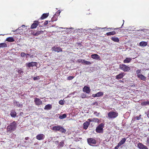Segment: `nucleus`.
<instances>
[{"label": "nucleus", "instance_id": "13", "mask_svg": "<svg viewBox=\"0 0 149 149\" xmlns=\"http://www.w3.org/2000/svg\"><path fill=\"white\" fill-rule=\"evenodd\" d=\"M38 21H34V23L31 25V29H33L36 28L38 26Z\"/></svg>", "mask_w": 149, "mask_h": 149}, {"label": "nucleus", "instance_id": "9", "mask_svg": "<svg viewBox=\"0 0 149 149\" xmlns=\"http://www.w3.org/2000/svg\"><path fill=\"white\" fill-rule=\"evenodd\" d=\"M137 147L139 149H148L147 146L140 143H138Z\"/></svg>", "mask_w": 149, "mask_h": 149}, {"label": "nucleus", "instance_id": "20", "mask_svg": "<svg viewBox=\"0 0 149 149\" xmlns=\"http://www.w3.org/2000/svg\"><path fill=\"white\" fill-rule=\"evenodd\" d=\"M126 140V139L125 138L122 139L118 143V146H120L121 145L123 144L125 142Z\"/></svg>", "mask_w": 149, "mask_h": 149}, {"label": "nucleus", "instance_id": "48", "mask_svg": "<svg viewBox=\"0 0 149 149\" xmlns=\"http://www.w3.org/2000/svg\"><path fill=\"white\" fill-rule=\"evenodd\" d=\"M93 118H89L88 119L87 121L89 122H93Z\"/></svg>", "mask_w": 149, "mask_h": 149}, {"label": "nucleus", "instance_id": "61", "mask_svg": "<svg viewBox=\"0 0 149 149\" xmlns=\"http://www.w3.org/2000/svg\"><path fill=\"white\" fill-rule=\"evenodd\" d=\"M57 12H58V15H59L61 12L59 11H58Z\"/></svg>", "mask_w": 149, "mask_h": 149}, {"label": "nucleus", "instance_id": "56", "mask_svg": "<svg viewBox=\"0 0 149 149\" xmlns=\"http://www.w3.org/2000/svg\"><path fill=\"white\" fill-rule=\"evenodd\" d=\"M85 61H86L84 60H82L81 63H82L85 64Z\"/></svg>", "mask_w": 149, "mask_h": 149}, {"label": "nucleus", "instance_id": "37", "mask_svg": "<svg viewBox=\"0 0 149 149\" xmlns=\"http://www.w3.org/2000/svg\"><path fill=\"white\" fill-rule=\"evenodd\" d=\"M74 78V76H70L68 77L67 80H71L73 79Z\"/></svg>", "mask_w": 149, "mask_h": 149}, {"label": "nucleus", "instance_id": "17", "mask_svg": "<svg viewBox=\"0 0 149 149\" xmlns=\"http://www.w3.org/2000/svg\"><path fill=\"white\" fill-rule=\"evenodd\" d=\"M13 104L15 106H17L18 107H22V104H20L19 102H17L16 100L13 101Z\"/></svg>", "mask_w": 149, "mask_h": 149}, {"label": "nucleus", "instance_id": "42", "mask_svg": "<svg viewBox=\"0 0 149 149\" xmlns=\"http://www.w3.org/2000/svg\"><path fill=\"white\" fill-rule=\"evenodd\" d=\"M94 114L96 116H98L100 114V113H98L96 111H95L94 113Z\"/></svg>", "mask_w": 149, "mask_h": 149}, {"label": "nucleus", "instance_id": "64", "mask_svg": "<svg viewBox=\"0 0 149 149\" xmlns=\"http://www.w3.org/2000/svg\"><path fill=\"white\" fill-rule=\"evenodd\" d=\"M148 77H149V74H148Z\"/></svg>", "mask_w": 149, "mask_h": 149}, {"label": "nucleus", "instance_id": "6", "mask_svg": "<svg viewBox=\"0 0 149 149\" xmlns=\"http://www.w3.org/2000/svg\"><path fill=\"white\" fill-rule=\"evenodd\" d=\"M88 143L90 146H94L96 143V141L93 138H89L87 139Z\"/></svg>", "mask_w": 149, "mask_h": 149}, {"label": "nucleus", "instance_id": "32", "mask_svg": "<svg viewBox=\"0 0 149 149\" xmlns=\"http://www.w3.org/2000/svg\"><path fill=\"white\" fill-rule=\"evenodd\" d=\"M141 70H136V75L137 77L139 75H140L141 74Z\"/></svg>", "mask_w": 149, "mask_h": 149}, {"label": "nucleus", "instance_id": "35", "mask_svg": "<svg viewBox=\"0 0 149 149\" xmlns=\"http://www.w3.org/2000/svg\"><path fill=\"white\" fill-rule=\"evenodd\" d=\"M26 54H26V53L23 52H22L21 53L20 55H21V56H22V57H26Z\"/></svg>", "mask_w": 149, "mask_h": 149}, {"label": "nucleus", "instance_id": "29", "mask_svg": "<svg viewBox=\"0 0 149 149\" xmlns=\"http://www.w3.org/2000/svg\"><path fill=\"white\" fill-rule=\"evenodd\" d=\"M7 44L5 43H0V48H3L6 47Z\"/></svg>", "mask_w": 149, "mask_h": 149}, {"label": "nucleus", "instance_id": "50", "mask_svg": "<svg viewBox=\"0 0 149 149\" xmlns=\"http://www.w3.org/2000/svg\"><path fill=\"white\" fill-rule=\"evenodd\" d=\"M48 21H45V22H44V25H47V24H48Z\"/></svg>", "mask_w": 149, "mask_h": 149}, {"label": "nucleus", "instance_id": "30", "mask_svg": "<svg viewBox=\"0 0 149 149\" xmlns=\"http://www.w3.org/2000/svg\"><path fill=\"white\" fill-rule=\"evenodd\" d=\"M93 122H96L97 123H99L100 122V120L99 119L96 118H93Z\"/></svg>", "mask_w": 149, "mask_h": 149}, {"label": "nucleus", "instance_id": "18", "mask_svg": "<svg viewBox=\"0 0 149 149\" xmlns=\"http://www.w3.org/2000/svg\"><path fill=\"white\" fill-rule=\"evenodd\" d=\"M137 77L142 81H146V77L142 74H141L140 75H139Z\"/></svg>", "mask_w": 149, "mask_h": 149}, {"label": "nucleus", "instance_id": "24", "mask_svg": "<svg viewBox=\"0 0 149 149\" xmlns=\"http://www.w3.org/2000/svg\"><path fill=\"white\" fill-rule=\"evenodd\" d=\"M49 15V13L43 14L41 17L40 19H43L47 17Z\"/></svg>", "mask_w": 149, "mask_h": 149}, {"label": "nucleus", "instance_id": "22", "mask_svg": "<svg viewBox=\"0 0 149 149\" xmlns=\"http://www.w3.org/2000/svg\"><path fill=\"white\" fill-rule=\"evenodd\" d=\"M52 108V105L51 104H48L45 105L44 109L47 110H50Z\"/></svg>", "mask_w": 149, "mask_h": 149}, {"label": "nucleus", "instance_id": "4", "mask_svg": "<svg viewBox=\"0 0 149 149\" xmlns=\"http://www.w3.org/2000/svg\"><path fill=\"white\" fill-rule=\"evenodd\" d=\"M119 68L125 72H128L130 70V67L128 66H127L123 64L119 65Z\"/></svg>", "mask_w": 149, "mask_h": 149}, {"label": "nucleus", "instance_id": "45", "mask_svg": "<svg viewBox=\"0 0 149 149\" xmlns=\"http://www.w3.org/2000/svg\"><path fill=\"white\" fill-rule=\"evenodd\" d=\"M19 29V28H18L17 29L15 30L12 31H13L14 32L18 33V29ZM18 33H19V32H18Z\"/></svg>", "mask_w": 149, "mask_h": 149}, {"label": "nucleus", "instance_id": "54", "mask_svg": "<svg viewBox=\"0 0 149 149\" xmlns=\"http://www.w3.org/2000/svg\"><path fill=\"white\" fill-rule=\"evenodd\" d=\"M120 146H118V145H117V146H116L114 148H115V149H117L119 147H120Z\"/></svg>", "mask_w": 149, "mask_h": 149}, {"label": "nucleus", "instance_id": "11", "mask_svg": "<svg viewBox=\"0 0 149 149\" xmlns=\"http://www.w3.org/2000/svg\"><path fill=\"white\" fill-rule=\"evenodd\" d=\"M83 91L86 92L87 94H89L90 93L91 91V89L88 86H85L83 88Z\"/></svg>", "mask_w": 149, "mask_h": 149}, {"label": "nucleus", "instance_id": "52", "mask_svg": "<svg viewBox=\"0 0 149 149\" xmlns=\"http://www.w3.org/2000/svg\"><path fill=\"white\" fill-rule=\"evenodd\" d=\"M92 104L93 105H95V104H96V105H98V103L97 102H93Z\"/></svg>", "mask_w": 149, "mask_h": 149}, {"label": "nucleus", "instance_id": "15", "mask_svg": "<svg viewBox=\"0 0 149 149\" xmlns=\"http://www.w3.org/2000/svg\"><path fill=\"white\" fill-rule=\"evenodd\" d=\"M90 122L88 121L85 122L83 123V128L85 130H86L90 125Z\"/></svg>", "mask_w": 149, "mask_h": 149}, {"label": "nucleus", "instance_id": "19", "mask_svg": "<svg viewBox=\"0 0 149 149\" xmlns=\"http://www.w3.org/2000/svg\"><path fill=\"white\" fill-rule=\"evenodd\" d=\"M124 75V73H120L116 76V79H120L122 78Z\"/></svg>", "mask_w": 149, "mask_h": 149}, {"label": "nucleus", "instance_id": "55", "mask_svg": "<svg viewBox=\"0 0 149 149\" xmlns=\"http://www.w3.org/2000/svg\"><path fill=\"white\" fill-rule=\"evenodd\" d=\"M82 60H81V59L78 60V62L79 63H81L82 61Z\"/></svg>", "mask_w": 149, "mask_h": 149}, {"label": "nucleus", "instance_id": "16", "mask_svg": "<svg viewBox=\"0 0 149 149\" xmlns=\"http://www.w3.org/2000/svg\"><path fill=\"white\" fill-rule=\"evenodd\" d=\"M91 57L92 58L96 60L100 59V56L96 54H92L91 55Z\"/></svg>", "mask_w": 149, "mask_h": 149}, {"label": "nucleus", "instance_id": "49", "mask_svg": "<svg viewBox=\"0 0 149 149\" xmlns=\"http://www.w3.org/2000/svg\"><path fill=\"white\" fill-rule=\"evenodd\" d=\"M92 96L93 97H97V93L95 94H93L92 95Z\"/></svg>", "mask_w": 149, "mask_h": 149}, {"label": "nucleus", "instance_id": "14", "mask_svg": "<svg viewBox=\"0 0 149 149\" xmlns=\"http://www.w3.org/2000/svg\"><path fill=\"white\" fill-rule=\"evenodd\" d=\"M44 31H33V32L32 33L33 35L37 36L39 35V34L41 33H43Z\"/></svg>", "mask_w": 149, "mask_h": 149}, {"label": "nucleus", "instance_id": "38", "mask_svg": "<svg viewBox=\"0 0 149 149\" xmlns=\"http://www.w3.org/2000/svg\"><path fill=\"white\" fill-rule=\"evenodd\" d=\"M18 72L21 75H23V72L21 70H19L18 71Z\"/></svg>", "mask_w": 149, "mask_h": 149}, {"label": "nucleus", "instance_id": "40", "mask_svg": "<svg viewBox=\"0 0 149 149\" xmlns=\"http://www.w3.org/2000/svg\"><path fill=\"white\" fill-rule=\"evenodd\" d=\"M59 103L61 105H63L64 104V102L63 100H61L59 101Z\"/></svg>", "mask_w": 149, "mask_h": 149}, {"label": "nucleus", "instance_id": "2", "mask_svg": "<svg viewBox=\"0 0 149 149\" xmlns=\"http://www.w3.org/2000/svg\"><path fill=\"white\" fill-rule=\"evenodd\" d=\"M51 129L55 131H58L62 133H65L66 130L62 126L57 125V126H54L51 128Z\"/></svg>", "mask_w": 149, "mask_h": 149}, {"label": "nucleus", "instance_id": "3", "mask_svg": "<svg viewBox=\"0 0 149 149\" xmlns=\"http://www.w3.org/2000/svg\"><path fill=\"white\" fill-rule=\"evenodd\" d=\"M104 126V123H102L99 125L96 128V132L99 133H102L103 132V128Z\"/></svg>", "mask_w": 149, "mask_h": 149}, {"label": "nucleus", "instance_id": "51", "mask_svg": "<svg viewBox=\"0 0 149 149\" xmlns=\"http://www.w3.org/2000/svg\"><path fill=\"white\" fill-rule=\"evenodd\" d=\"M21 27H19L18 28H19V29H18V30H19V31H23V29L21 28Z\"/></svg>", "mask_w": 149, "mask_h": 149}, {"label": "nucleus", "instance_id": "31", "mask_svg": "<svg viewBox=\"0 0 149 149\" xmlns=\"http://www.w3.org/2000/svg\"><path fill=\"white\" fill-rule=\"evenodd\" d=\"M142 105L146 106L147 105H149V101H145L142 102L141 103Z\"/></svg>", "mask_w": 149, "mask_h": 149}, {"label": "nucleus", "instance_id": "25", "mask_svg": "<svg viewBox=\"0 0 149 149\" xmlns=\"http://www.w3.org/2000/svg\"><path fill=\"white\" fill-rule=\"evenodd\" d=\"M10 115L11 117H15L16 115V113L15 111H12L11 112Z\"/></svg>", "mask_w": 149, "mask_h": 149}, {"label": "nucleus", "instance_id": "47", "mask_svg": "<svg viewBox=\"0 0 149 149\" xmlns=\"http://www.w3.org/2000/svg\"><path fill=\"white\" fill-rule=\"evenodd\" d=\"M28 56H29V57H32V56L30 54H26V58L28 57Z\"/></svg>", "mask_w": 149, "mask_h": 149}, {"label": "nucleus", "instance_id": "36", "mask_svg": "<svg viewBox=\"0 0 149 149\" xmlns=\"http://www.w3.org/2000/svg\"><path fill=\"white\" fill-rule=\"evenodd\" d=\"M81 97L82 98H84L85 97H87L86 94L84 93H82L81 95Z\"/></svg>", "mask_w": 149, "mask_h": 149}, {"label": "nucleus", "instance_id": "12", "mask_svg": "<svg viewBox=\"0 0 149 149\" xmlns=\"http://www.w3.org/2000/svg\"><path fill=\"white\" fill-rule=\"evenodd\" d=\"M45 135L43 134H40L36 136V139L39 140H41L44 139Z\"/></svg>", "mask_w": 149, "mask_h": 149}, {"label": "nucleus", "instance_id": "28", "mask_svg": "<svg viewBox=\"0 0 149 149\" xmlns=\"http://www.w3.org/2000/svg\"><path fill=\"white\" fill-rule=\"evenodd\" d=\"M116 34L115 31H113L111 32H110L108 33H107L106 35L108 36H110L111 35H114Z\"/></svg>", "mask_w": 149, "mask_h": 149}, {"label": "nucleus", "instance_id": "27", "mask_svg": "<svg viewBox=\"0 0 149 149\" xmlns=\"http://www.w3.org/2000/svg\"><path fill=\"white\" fill-rule=\"evenodd\" d=\"M111 40L116 42H118L119 41L118 38L117 37H113L111 38Z\"/></svg>", "mask_w": 149, "mask_h": 149}, {"label": "nucleus", "instance_id": "21", "mask_svg": "<svg viewBox=\"0 0 149 149\" xmlns=\"http://www.w3.org/2000/svg\"><path fill=\"white\" fill-rule=\"evenodd\" d=\"M132 60V58H126L123 61V63H129Z\"/></svg>", "mask_w": 149, "mask_h": 149}, {"label": "nucleus", "instance_id": "44", "mask_svg": "<svg viewBox=\"0 0 149 149\" xmlns=\"http://www.w3.org/2000/svg\"><path fill=\"white\" fill-rule=\"evenodd\" d=\"M140 116V115L139 116H136L135 117V119L136 120H139L141 119Z\"/></svg>", "mask_w": 149, "mask_h": 149}, {"label": "nucleus", "instance_id": "62", "mask_svg": "<svg viewBox=\"0 0 149 149\" xmlns=\"http://www.w3.org/2000/svg\"><path fill=\"white\" fill-rule=\"evenodd\" d=\"M123 24H124V23H123V24L122 25V26H121V27H122V26H123Z\"/></svg>", "mask_w": 149, "mask_h": 149}, {"label": "nucleus", "instance_id": "23", "mask_svg": "<svg viewBox=\"0 0 149 149\" xmlns=\"http://www.w3.org/2000/svg\"><path fill=\"white\" fill-rule=\"evenodd\" d=\"M147 45V42L145 41H142L139 43V45L141 47L146 46Z\"/></svg>", "mask_w": 149, "mask_h": 149}, {"label": "nucleus", "instance_id": "7", "mask_svg": "<svg viewBox=\"0 0 149 149\" xmlns=\"http://www.w3.org/2000/svg\"><path fill=\"white\" fill-rule=\"evenodd\" d=\"M34 102L36 105L38 106L42 104V101L39 99L37 98L34 99Z\"/></svg>", "mask_w": 149, "mask_h": 149}, {"label": "nucleus", "instance_id": "5", "mask_svg": "<svg viewBox=\"0 0 149 149\" xmlns=\"http://www.w3.org/2000/svg\"><path fill=\"white\" fill-rule=\"evenodd\" d=\"M108 117L109 118H113L118 116V113L116 112L111 111L108 113Z\"/></svg>", "mask_w": 149, "mask_h": 149}, {"label": "nucleus", "instance_id": "26", "mask_svg": "<svg viewBox=\"0 0 149 149\" xmlns=\"http://www.w3.org/2000/svg\"><path fill=\"white\" fill-rule=\"evenodd\" d=\"M6 40L8 42H13L15 41V40L13 37H10L6 39Z\"/></svg>", "mask_w": 149, "mask_h": 149}, {"label": "nucleus", "instance_id": "34", "mask_svg": "<svg viewBox=\"0 0 149 149\" xmlns=\"http://www.w3.org/2000/svg\"><path fill=\"white\" fill-rule=\"evenodd\" d=\"M66 115L65 114H63L62 115L60 116H59V118L61 119H64L66 117Z\"/></svg>", "mask_w": 149, "mask_h": 149}, {"label": "nucleus", "instance_id": "46", "mask_svg": "<svg viewBox=\"0 0 149 149\" xmlns=\"http://www.w3.org/2000/svg\"><path fill=\"white\" fill-rule=\"evenodd\" d=\"M146 142L147 143V145H149V138H147Z\"/></svg>", "mask_w": 149, "mask_h": 149}, {"label": "nucleus", "instance_id": "59", "mask_svg": "<svg viewBox=\"0 0 149 149\" xmlns=\"http://www.w3.org/2000/svg\"><path fill=\"white\" fill-rule=\"evenodd\" d=\"M29 139V137H26L25 138V139L26 140H27Z\"/></svg>", "mask_w": 149, "mask_h": 149}, {"label": "nucleus", "instance_id": "10", "mask_svg": "<svg viewBox=\"0 0 149 149\" xmlns=\"http://www.w3.org/2000/svg\"><path fill=\"white\" fill-rule=\"evenodd\" d=\"M52 49L53 51H54L55 52H61L62 51V49L60 47H53L52 48Z\"/></svg>", "mask_w": 149, "mask_h": 149}, {"label": "nucleus", "instance_id": "63", "mask_svg": "<svg viewBox=\"0 0 149 149\" xmlns=\"http://www.w3.org/2000/svg\"><path fill=\"white\" fill-rule=\"evenodd\" d=\"M1 121H0V125H1Z\"/></svg>", "mask_w": 149, "mask_h": 149}, {"label": "nucleus", "instance_id": "43", "mask_svg": "<svg viewBox=\"0 0 149 149\" xmlns=\"http://www.w3.org/2000/svg\"><path fill=\"white\" fill-rule=\"evenodd\" d=\"M40 79V77L39 76H37V77H34L33 78V80H37L39 79Z\"/></svg>", "mask_w": 149, "mask_h": 149}, {"label": "nucleus", "instance_id": "8", "mask_svg": "<svg viewBox=\"0 0 149 149\" xmlns=\"http://www.w3.org/2000/svg\"><path fill=\"white\" fill-rule=\"evenodd\" d=\"M26 66L27 67L30 68L31 67H33L34 66H36L37 65V63L36 62H32L26 64Z\"/></svg>", "mask_w": 149, "mask_h": 149}, {"label": "nucleus", "instance_id": "57", "mask_svg": "<svg viewBox=\"0 0 149 149\" xmlns=\"http://www.w3.org/2000/svg\"><path fill=\"white\" fill-rule=\"evenodd\" d=\"M137 31H146V30H145V29H143H143H141V30H137Z\"/></svg>", "mask_w": 149, "mask_h": 149}, {"label": "nucleus", "instance_id": "39", "mask_svg": "<svg viewBox=\"0 0 149 149\" xmlns=\"http://www.w3.org/2000/svg\"><path fill=\"white\" fill-rule=\"evenodd\" d=\"M64 142L63 141H61L59 144V146H61V147H63L64 144Z\"/></svg>", "mask_w": 149, "mask_h": 149}, {"label": "nucleus", "instance_id": "53", "mask_svg": "<svg viewBox=\"0 0 149 149\" xmlns=\"http://www.w3.org/2000/svg\"><path fill=\"white\" fill-rule=\"evenodd\" d=\"M147 117L149 118V110H148V111L147 112Z\"/></svg>", "mask_w": 149, "mask_h": 149}, {"label": "nucleus", "instance_id": "58", "mask_svg": "<svg viewBox=\"0 0 149 149\" xmlns=\"http://www.w3.org/2000/svg\"><path fill=\"white\" fill-rule=\"evenodd\" d=\"M106 27L102 28L98 27V28H97V29H106Z\"/></svg>", "mask_w": 149, "mask_h": 149}, {"label": "nucleus", "instance_id": "41", "mask_svg": "<svg viewBox=\"0 0 149 149\" xmlns=\"http://www.w3.org/2000/svg\"><path fill=\"white\" fill-rule=\"evenodd\" d=\"M91 64V63L89 61H86L85 62V64L87 65H89Z\"/></svg>", "mask_w": 149, "mask_h": 149}, {"label": "nucleus", "instance_id": "33", "mask_svg": "<svg viewBox=\"0 0 149 149\" xmlns=\"http://www.w3.org/2000/svg\"><path fill=\"white\" fill-rule=\"evenodd\" d=\"M97 97L101 96L103 95V93L102 92H99L97 93Z\"/></svg>", "mask_w": 149, "mask_h": 149}, {"label": "nucleus", "instance_id": "60", "mask_svg": "<svg viewBox=\"0 0 149 149\" xmlns=\"http://www.w3.org/2000/svg\"><path fill=\"white\" fill-rule=\"evenodd\" d=\"M22 27L23 28H24L26 27V26L25 25H23L22 26Z\"/></svg>", "mask_w": 149, "mask_h": 149}, {"label": "nucleus", "instance_id": "1", "mask_svg": "<svg viewBox=\"0 0 149 149\" xmlns=\"http://www.w3.org/2000/svg\"><path fill=\"white\" fill-rule=\"evenodd\" d=\"M17 125L15 121H13V122L10 123L7 127V131L11 132L12 131H15L17 127Z\"/></svg>", "mask_w": 149, "mask_h": 149}]
</instances>
